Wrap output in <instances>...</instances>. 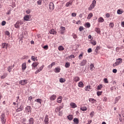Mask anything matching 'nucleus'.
<instances>
[{
	"mask_svg": "<svg viewBox=\"0 0 124 124\" xmlns=\"http://www.w3.org/2000/svg\"><path fill=\"white\" fill-rule=\"evenodd\" d=\"M73 37L74 38V39H76V38H77V35H76L75 33H73Z\"/></svg>",
	"mask_w": 124,
	"mask_h": 124,
	"instance_id": "3c124183",
	"label": "nucleus"
},
{
	"mask_svg": "<svg viewBox=\"0 0 124 124\" xmlns=\"http://www.w3.org/2000/svg\"><path fill=\"white\" fill-rule=\"evenodd\" d=\"M49 33H50V34H57V31H55V30L54 29H51L50 31H49Z\"/></svg>",
	"mask_w": 124,
	"mask_h": 124,
	"instance_id": "6ab92c4d",
	"label": "nucleus"
},
{
	"mask_svg": "<svg viewBox=\"0 0 124 124\" xmlns=\"http://www.w3.org/2000/svg\"><path fill=\"white\" fill-rule=\"evenodd\" d=\"M98 22L100 23H103V22H104V19H103V17H100L98 19Z\"/></svg>",
	"mask_w": 124,
	"mask_h": 124,
	"instance_id": "b1692460",
	"label": "nucleus"
},
{
	"mask_svg": "<svg viewBox=\"0 0 124 124\" xmlns=\"http://www.w3.org/2000/svg\"><path fill=\"white\" fill-rule=\"evenodd\" d=\"M121 99V96H118V97H116L115 98V103H118V102L119 101V100Z\"/></svg>",
	"mask_w": 124,
	"mask_h": 124,
	"instance_id": "473e14b6",
	"label": "nucleus"
},
{
	"mask_svg": "<svg viewBox=\"0 0 124 124\" xmlns=\"http://www.w3.org/2000/svg\"><path fill=\"white\" fill-rule=\"evenodd\" d=\"M95 4H96V1L95 0H93L92 3L90 5L89 8V10L91 11L92 9H93L94 8V6H95Z\"/></svg>",
	"mask_w": 124,
	"mask_h": 124,
	"instance_id": "20e7f679",
	"label": "nucleus"
},
{
	"mask_svg": "<svg viewBox=\"0 0 124 124\" xmlns=\"http://www.w3.org/2000/svg\"><path fill=\"white\" fill-rule=\"evenodd\" d=\"M61 71V68H56L55 69L54 72L55 73H59Z\"/></svg>",
	"mask_w": 124,
	"mask_h": 124,
	"instance_id": "c756f323",
	"label": "nucleus"
},
{
	"mask_svg": "<svg viewBox=\"0 0 124 124\" xmlns=\"http://www.w3.org/2000/svg\"><path fill=\"white\" fill-rule=\"evenodd\" d=\"M102 94V92L98 91L97 92V95H98V96H99L100 95H101Z\"/></svg>",
	"mask_w": 124,
	"mask_h": 124,
	"instance_id": "c03bdc74",
	"label": "nucleus"
},
{
	"mask_svg": "<svg viewBox=\"0 0 124 124\" xmlns=\"http://www.w3.org/2000/svg\"><path fill=\"white\" fill-rule=\"evenodd\" d=\"M36 59H37V57H35V56H32L31 57V60L33 61V62H35V60H36Z\"/></svg>",
	"mask_w": 124,
	"mask_h": 124,
	"instance_id": "a19ab883",
	"label": "nucleus"
},
{
	"mask_svg": "<svg viewBox=\"0 0 124 124\" xmlns=\"http://www.w3.org/2000/svg\"><path fill=\"white\" fill-rule=\"evenodd\" d=\"M121 25H122V27H123V28H124V21H123L121 23Z\"/></svg>",
	"mask_w": 124,
	"mask_h": 124,
	"instance_id": "774afa93",
	"label": "nucleus"
},
{
	"mask_svg": "<svg viewBox=\"0 0 124 124\" xmlns=\"http://www.w3.org/2000/svg\"><path fill=\"white\" fill-rule=\"evenodd\" d=\"M37 4H38V5H41V1H37Z\"/></svg>",
	"mask_w": 124,
	"mask_h": 124,
	"instance_id": "69168bd1",
	"label": "nucleus"
},
{
	"mask_svg": "<svg viewBox=\"0 0 124 124\" xmlns=\"http://www.w3.org/2000/svg\"><path fill=\"white\" fill-rule=\"evenodd\" d=\"M5 34L6 35H10V32H9V31H6Z\"/></svg>",
	"mask_w": 124,
	"mask_h": 124,
	"instance_id": "680f3d73",
	"label": "nucleus"
},
{
	"mask_svg": "<svg viewBox=\"0 0 124 124\" xmlns=\"http://www.w3.org/2000/svg\"><path fill=\"white\" fill-rule=\"evenodd\" d=\"M83 58V53L80 54L78 56V59L79 60H82V58Z\"/></svg>",
	"mask_w": 124,
	"mask_h": 124,
	"instance_id": "a18cd8bd",
	"label": "nucleus"
},
{
	"mask_svg": "<svg viewBox=\"0 0 124 124\" xmlns=\"http://www.w3.org/2000/svg\"><path fill=\"white\" fill-rule=\"evenodd\" d=\"M73 1H74V0H70L65 4V6L66 7H69V6L72 5V4H73Z\"/></svg>",
	"mask_w": 124,
	"mask_h": 124,
	"instance_id": "423d86ee",
	"label": "nucleus"
},
{
	"mask_svg": "<svg viewBox=\"0 0 124 124\" xmlns=\"http://www.w3.org/2000/svg\"><path fill=\"white\" fill-rule=\"evenodd\" d=\"M95 31L97 32L98 34H101V30L99 28H95Z\"/></svg>",
	"mask_w": 124,
	"mask_h": 124,
	"instance_id": "4468645a",
	"label": "nucleus"
},
{
	"mask_svg": "<svg viewBox=\"0 0 124 124\" xmlns=\"http://www.w3.org/2000/svg\"><path fill=\"white\" fill-rule=\"evenodd\" d=\"M100 50V46H97V47H96L95 49V55H97V54H98V50Z\"/></svg>",
	"mask_w": 124,
	"mask_h": 124,
	"instance_id": "a211bd4d",
	"label": "nucleus"
},
{
	"mask_svg": "<svg viewBox=\"0 0 124 124\" xmlns=\"http://www.w3.org/2000/svg\"><path fill=\"white\" fill-rule=\"evenodd\" d=\"M60 83H64V82H65V79H64V78H61L60 79Z\"/></svg>",
	"mask_w": 124,
	"mask_h": 124,
	"instance_id": "79ce46f5",
	"label": "nucleus"
},
{
	"mask_svg": "<svg viewBox=\"0 0 124 124\" xmlns=\"http://www.w3.org/2000/svg\"><path fill=\"white\" fill-rule=\"evenodd\" d=\"M44 68V65H43L42 66H41L39 69L41 71L42 70V69H43V68Z\"/></svg>",
	"mask_w": 124,
	"mask_h": 124,
	"instance_id": "bf43d9fd",
	"label": "nucleus"
},
{
	"mask_svg": "<svg viewBox=\"0 0 124 124\" xmlns=\"http://www.w3.org/2000/svg\"><path fill=\"white\" fill-rule=\"evenodd\" d=\"M38 64H39L38 62H34L31 65L32 69H35V67H36Z\"/></svg>",
	"mask_w": 124,
	"mask_h": 124,
	"instance_id": "1a4fd4ad",
	"label": "nucleus"
},
{
	"mask_svg": "<svg viewBox=\"0 0 124 124\" xmlns=\"http://www.w3.org/2000/svg\"><path fill=\"white\" fill-rule=\"evenodd\" d=\"M57 98V95L55 94H53L50 97V100L53 101L55 100Z\"/></svg>",
	"mask_w": 124,
	"mask_h": 124,
	"instance_id": "f3484780",
	"label": "nucleus"
},
{
	"mask_svg": "<svg viewBox=\"0 0 124 124\" xmlns=\"http://www.w3.org/2000/svg\"><path fill=\"white\" fill-rule=\"evenodd\" d=\"M25 111L27 113H31V108L30 106L26 107Z\"/></svg>",
	"mask_w": 124,
	"mask_h": 124,
	"instance_id": "0eeeda50",
	"label": "nucleus"
},
{
	"mask_svg": "<svg viewBox=\"0 0 124 124\" xmlns=\"http://www.w3.org/2000/svg\"><path fill=\"white\" fill-rule=\"evenodd\" d=\"M67 119L69 120V121H72L73 119V115H69L67 116Z\"/></svg>",
	"mask_w": 124,
	"mask_h": 124,
	"instance_id": "2f4dec72",
	"label": "nucleus"
},
{
	"mask_svg": "<svg viewBox=\"0 0 124 124\" xmlns=\"http://www.w3.org/2000/svg\"><path fill=\"white\" fill-rule=\"evenodd\" d=\"M104 82L106 83V84H108V79L107 78H104Z\"/></svg>",
	"mask_w": 124,
	"mask_h": 124,
	"instance_id": "864d4df0",
	"label": "nucleus"
},
{
	"mask_svg": "<svg viewBox=\"0 0 124 124\" xmlns=\"http://www.w3.org/2000/svg\"><path fill=\"white\" fill-rule=\"evenodd\" d=\"M70 105L71 106L72 108H76V107H77V105L75 103H71Z\"/></svg>",
	"mask_w": 124,
	"mask_h": 124,
	"instance_id": "412c9836",
	"label": "nucleus"
},
{
	"mask_svg": "<svg viewBox=\"0 0 124 124\" xmlns=\"http://www.w3.org/2000/svg\"><path fill=\"white\" fill-rule=\"evenodd\" d=\"M69 66H70V63L68 62H66L65 67H66V68H68Z\"/></svg>",
	"mask_w": 124,
	"mask_h": 124,
	"instance_id": "f704fd0d",
	"label": "nucleus"
},
{
	"mask_svg": "<svg viewBox=\"0 0 124 124\" xmlns=\"http://www.w3.org/2000/svg\"><path fill=\"white\" fill-rule=\"evenodd\" d=\"M74 80L75 82H78V81H80V78L78 77H76L74 78Z\"/></svg>",
	"mask_w": 124,
	"mask_h": 124,
	"instance_id": "72a5a7b5",
	"label": "nucleus"
},
{
	"mask_svg": "<svg viewBox=\"0 0 124 124\" xmlns=\"http://www.w3.org/2000/svg\"><path fill=\"white\" fill-rule=\"evenodd\" d=\"M90 68L91 71H93V69L94 68V65H93V63H92L90 65Z\"/></svg>",
	"mask_w": 124,
	"mask_h": 124,
	"instance_id": "bb28decb",
	"label": "nucleus"
},
{
	"mask_svg": "<svg viewBox=\"0 0 124 124\" xmlns=\"http://www.w3.org/2000/svg\"><path fill=\"white\" fill-rule=\"evenodd\" d=\"M89 101H90V102L92 103V104H94V103H96V101L93 98H90L89 99Z\"/></svg>",
	"mask_w": 124,
	"mask_h": 124,
	"instance_id": "2eb2a0df",
	"label": "nucleus"
},
{
	"mask_svg": "<svg viewBox=\"0 0 124 124\" xmlns=\"http://www.w3.org/2000/svg\"><path fill=\"white\" fill-rule=\"evenodd\" d=\"M1 121L2 122V124H5V122H6V119H5V115L4 113H2L0 117Z\"/></svg>",
	"mask_w": 124,
	"mask_h": 124,
	"instance_id": "39448f33",
	"label": "nucleus"
},
{
	"mask_svg": "<svg viewBox=\"0 0 124 124\" xmlns=\"http://www.w3.org/2000/svg\"><path fill=\"white\" fill-rule=\"evenodd\" d=\"M92 52H93V50H92L91 48L88 49V53H92Z\"/></svg>",
	"mask_w": 124,
	"mask_h": 124,
	"instance_id": "4d7b16f0",
	"label": "nucleus"
},
{
	"mask_svg": "<svg viewBox=\"0 0 124 124\" xmlns=\"http://www.w3.org/2000/svg\"><path fill=\"white\" fill-rule=\"evenodd\" d=\"M61 33L62 34H63V31H65V27H61Z\"/></svg>",
	"mask_w": 124,
	"mask_h": 124,
	"instance_id": "7c9ffc66",
	"label": "nucleus"
},
{
	"mask_svg": "<svg viewBox=\"0 0 124 124\" xmlns=\"http://www.w3.org/2000/svg\"><path fill=\"white\" fill-rule=\"evenodd\" d=\"M62 97L59 96L57 99V102L58 103H62Z\"/></svg>",
	"mask_w": 124,
	"mask_h": 124,
	"instance_id": "4be33fe9",
	"label": "nucleus"
},
{
	"mask_svg": "<svg viewBox=\"0 0 124 124\" xmlns=\"http://www.w3.org/2000/svg\"><path fill=\"white\" fill-rule=\"evenodd\" d=\"M6 76H7V75H4L1 77V79H4V78H6Z\"/></svg>",
	"mask_w": 124,
	"mask_h": 124,
	"instance_id": "5fc2aeb1",
	"label": "nucleus"
},
{
	"mask_svg": "<svg viewBox=\"0 0 124 124\" xmlns=\"http://www.w3.org/2000/svg\"><path fill=\"white\" fill-rule=\"evenodd\" d=\"M80 109L81 110V111H87V110H88V108H87L85 106H83V107H81L80 108Z\"/></svg>",
	"mask_w": 124,
	"mask_h": 124,
	"instance_id": "cd10ccee",
	"label": "nucleus"
},
{
	"mask_svg": "<svg viewBox=\"0 0 124 124\" xmlns=\"http://www.w3.org/2000/svg\"><path fill=\"white\" fill-rule=\"evenodd\" d=\"M78 86L79 88H83L84 87V83H83V82L80 81L78 83Z\"/></svg>",
	"mask_w": 124,
	"mask_h": 124,
	"instance_id": "a878e982",
	"label": "nucleus"
},
{
	"mask_svg": "<svg viewBox=\"0 0 124 124\" xmlns=\"http://www.w3.org/2000/svg\"><path fill=\"white\" fill-rule=\"evenodd\" d=\"M88 39H91V40H93V38H92V35H89L88 36Z\"/></svg>",
	"mask_w": 124,
	"mask_h": 124,
	"instance_id": "e2e57ef3",
	"label": "nucleus"
},
{
	"mask_svg": "<svg viewBox=\"0 0 124 124\" xmlns=\"http://www.w3.org/2000/svg\"><path fill=\"white\" fill-rule=\"evenodd\" d=\"M19 83L22 85V86H25V85L28 84V80H22L19 81Z\"/></svg>",
	"mask_w": 124,
	"mask_h": 124,
	"instance_id": "9d476101",
	"label": "nucleus"
},
{
	"mask_svg": "<svg viewBox=\"0 0 124 124\" xmlns=\"http://www.w3.org/2000/svg\"><path fill=\"white\" fill-rule=\"evenodd\" d=\"M91 44H93V46L96 45V42L95 41H93L91 42Z\"/></svg>",
	"mask_w": 124,
	"mask_h": 124,
	"instance_id": "603ef678",
	"label": "nucleus"
},
{
	"mask_svg": "<svg viewBox=\"0 0 124 124\" xmlns=\"http://www.w3.org/2000/svg\"><path fill=\"white\" fill-rule=\"evenodd\" d=\"M6 24V22H5V21H2L1 26H5Z\"/></svg>",
	"mask_w": 124,
	"mask_h": 124,
	"instance_id": "8fccbe9b",
	"label": "nucleus"
},
{
	"mask_svg": "<svg viewBox=\"0 0 124 124\" xmlns=\"http://www.w3.org/2000/svg\"><path fill=\"white\" fill-rule=\"evenodd\" d=\"M124 13V12L120 9L118 10L117 11V14H119V15H121V14H123Z\"/></svg>",
	"mask_w": 124,
	"mask_h": 124,
	"instance_id": "58836bf2",
	"label": "nucleus"
},
{
	"mask_svg": "<svg viewBox=\"0 0 124 124\" xmlns=\"http://www.w3.org/2000/svg\"><path fill=\"white\" fill-rule=\"evenodd\" d=\"M23 24H24V21L22 20L17 21L15 25V28H16V29H19L20 28V26H21V25H23Z\"/></svg>",
	"mask_w": 124,
	"mask_h": 124,
	"instance_id": "f03ea898",
	"label": "nucleus"
},
{
	"mask_svg": "<svg viewBox=\"0 0 124 124\" xmlns=\"http://www.w3.org/2000/svg\"><path fill=\"white\" fill-rule=\"evenodd\" d=\"M77 15V14H76V13H73L72 14V16L73 17H76V16Z\"/></svg>",
	"mask_w": 124,
	"mask_h": 124,
	"instance_id": "6e6d98bb",
	"label": "nucleus"
},
{
	"mask_svg": "<svg viewBox=\"0 0 124 124\" xmlns=\"http://www.w3.org/2000/svg\"><path fill=\"white\" fill-rule=\"evenodd\" d=\"M62 107H58L55 109V112H56V113H58V112H60V111H61V110H62Z\"/></svg>",
	"mask_w": 124,
	"mask_h": 124,
	"instance_id": "393cba45",
	"label": "nucleus"
},
{
	"mask_svg": "<svg viewBox=\"0 0 124 124\" xmlns=\"http://www.w3.org/2000/svg\"><path fill=\"white\" fill-rule=\"evenodd\" d=\"M109 27L110 28H113L114 27V23H110L109 24Z\"/></svg>",
	"mask_w": 124,
	"mask_h": 124,
	"instance_id": "13d9d810",
	"label": "nucleus"
},
{
	"mask_svg": "<svg viewBox=\"0 0 124 124\" xmlns=\"http://www.w3.org/2000/svg\"><path fill=\"white\" fill-rule=\"evenodd\" d=\"M58 50H59V51H63V50H64V48H63L62 46H60L58 47Z\"/></svg>",
	"mask_w": 124,
	"mask_h": 124,
	"instance_id": "e433bc0d",
	"label": "nucleus"
},
{
	"mask_svg": "<svg viewBox=\"0 0 124 124\" xmlns=\"http://www.w3.org/2000/svg\"><path fill=\"white\" fill-rule=\"evenodd\" d=\"M29 124H33V118H31L29 120Z\"/></svg>",
	"mask_w": 124,
	"mask_h": 124,
	"instance_id": "4c0bfd02",
	"label": "nucleus"
},
{
	"mask_svg": "<svg viewBox=\"0 0 124 124\" xmlns=\"http://www.w3.org/2000/svg\"><path fill=\"white\" fill-rule=\"evenodd\" d=\"M101 89H102V84H100L97 86V90H101Z\"/></svg>",
	"mask_w": 124,
	"mask_h": 124,
	"instance_id": "37998d69",
	"label": "nucleus"
},
{
	"mask_svg": "<svg viewBox=\"0 0 124 124\" xmlns=\"http://www.w3.org/2000/svg\"><path fill=\"white\" fill-rule=\"evenodd\" d=\"M79 31H84V27L80 26L79 28Z\"/></svg>",
	"mask_w": 124,
	"mask_h": 124,
	"instance_id": "09e8293b",
	"label": "nucleus"
},
{
	"mask_svg": "<svg viewBox=\"0 0 124 124\" xmlns=\"http://www.w3.org/2000/svg\"><path fill=\"white\" fill-rule=\"evenodd\" d=\"M93 13H90L88 15V16H87V19H88V20H90V19H91V18H92V17H93Z\"/></svg>",
	"mask_w": 124,
	"mask_h": 124,
	"instance_id": "c85d7f7f",
	"label": "nucleus"
},
{
	"mask_svg": "<svg viewBox=\"0 0 124 124\" xmlns=\"http://www.w3.org/2000/svg\"><path fill=\"white\" fill-rule=\"evenodd\" d=\"M117 72H118V70L116 69H114L112 70V72L113 73H117Z\"/></svg>",
	"mask_w": 124,
	"mask_h": 124,
	"instance_id": "052dcab7",
	"label": "nucleus"
},
{
	"mask_svg": "<svg viewBox=\"0 0 124 124\" xmlns=\"http://www.w3.org/2000/svg\"><path fill=\"white\" fill-rule=\"evenodd\" d=\"M44 123H45V124H49V118L48 117L47 115H46V116L44 119Z\"/></svg>",
	"mask_w": 124,
	"mask_h": 124,
	"instance_id": "6e6552de",
	"label": "nucleus"
},
{
	"mask_svg": "<svg viewBox=\"0 0 124 124\" xmlns=\"http://www.w3.org/2000/svg\"><path fill=\"white\" fill-rule=\"evenodd\" d=\"M21 67H22V70H23V71H25V70H26V69L27 68V63L24 62L22 64Z\"/></svg>",
	"mask_w": 124,
	"mask_h": 124,
	"instance_id": "f8f14e48",
	"label": "nucleus"
},
{
	"mask_svg": "<svg viewBox=\"0 0 124 124\" xmlns=\"http://www.w3.org/2000/svg\"><path fill=\"white\" fill-rule=\"evenodd\" d=\"M55 9V5H54V3L52 2H50L49 4V9L50 12H52L53 10Z\"/></svg>",
	"mask_w": 124,
	"mask_h": 124,
	"instance_id": "7ed1b4c3",
	"label": "nucleus"
},
{
	"mask_svg": "<svg viewBox=\"0 0 124 124\" xmlns=\"http://www.w3.org/2000/svg\"><path fill=\"white\" fill-rule=\"evenodd\" d=\"M25 21H30V16L27 15L24 17Z\"/></svg>",
	"mask_w": 124,
	"mask_h": 124,
	"instance_id": "5701e85b",
	"label": "nucleus"
},
{
	"mask_svg": "<svg viewBox=\"0 0 124 124\" xmlns=\"http://www.w3.org/2000/svg\"><path fill=\"white\" fill-rule=\"evenodd\" d=\"M35 102H37L38 103H39L41 105L42 103V99L38 98V99H35Z\"/></svg>",
	"mask_w": 124,
	"mask_h": 124,
	"instance_id": "aec40b11",
	"label": "nucleus"
},
{
	"mask_svg": "<svg viewBox=\"0 0 124 124\" xmlns=\"http://www.w3.org/2000/svg\"><path fill=\"white\" fill-rule=\"evenodd\" d=\"M74 122L76 124H79V120L77 118H75L74 119Z\"/></svg>",
	"mask_w": 124,
	"mask_h": 124,
	"instance_id": "ea45409f",
	"label": "nucleus"
},
{
	"mask_svg": "<svg viewBox=\"0 0 124 124\" xmlns=\"http://www.w3.org/2000/svg\"><path fill=\"white\" fill-rule=\"evenodd\" d=\"M40 71H40V69H39L38 70H37L35 72V74H37V73H39V72H40Z\"/></svg>",
	"mask_w": 124,
	"mask_h": 124,
	"instance_id": "0e129e2a",
	"label": "nucleus"
},
{
	"mask_svg": "<svg viewBox=\"0 0 124 124\" xmlns=\"http://www.w3.org/2000/svg\"><path fill=\"white\" fill-rule=\"evenodd\" d=\"M2 47L4 49H6L7 50V48H8V44L7 43H4L2 44Z\"/></svg>",
	"mask_w": 124,
	"mask_h": 124,
	"instance_id": "dca6fc26",
	"label": "nucleus"
},
{
	"mask_svg": "<svg viewBox=\"0 0 124 124\" xmlns=\"http://www.w3.org/2000/svg\"><path fill=\"white\" fill-rule=\"evenodd\" d=\"M85 91H86V92H89L90 90H91V86H87L85 87Z\"/></svg>",
	"mask_w": 124,
	"mask_h": 124,
	"instance_id": "c9c22d12",
	"label": "nucleus"
},
{
	"mask_svg": "<svg viewBox=\"0 0 124 124\" xmlns=\"http://www.w3.org/2000/svg\"><path fill=\"white\" fill-rule=\"evenodd\" d=\"M7 69H8V71L9 72H11V70H12V68H11V66H9V67H8Z\"/></svg>",
	"mask_w": 124,
	"mask_h": 124,
	"instance_id": "de8ad7c7",
	"label": "nucleus"
},
{
	"mask_svg": "<svg viewBox=\"0 0 124 124\" xmlns=\"http://www.w3.org/2000/svg\"><path fill=\"white\" fill-rule=\"evenodd\" d=\"M85 26L87 28H90V27H91V24H90L89 23H86Z\"/></svg>",
	"mask_w": 124,
	"mask_h": 124,
	"instance_id": "49530a36",
	"label": "nucleus"
},
{
	"mask_svg": "<svg viewBox=\"0 0 124 124\" xmlns=\"http://www.w3.org/2000/svg\"><path fill=\"white\" fill-rule=\"evenodd\" d=\"M80 66H84L87 64V60H83L79 64Z\"/></svg>",
	"mask_w": 124,
	"mask_h": 124,
	"instance_id": "9b49d317",
	"label": "nucleus"
},
{
	"mask_svg": "<svg viewBox=\"0 0 124 124\" xmlns=\"http://www.w3.org/2000/svg\"><path fill=\"white\" fill-rule=\"evenodd\" d=\"M26 13H27V14H30V13H31V10H27Z\"/></svg>",
	"mask_w": 124,
	"mask_h": 124,
	"instance_id": "338daca9",
	"label": "nucleus"
},
{
	"mask_svg": "<svg viewBox=\"0 0 124 124\" xmlns=\"http://www.w3.org/2000/svg\"><path fill=\"white\" fill-rule=\"evenodd\" d=\"M122 62H123V59L118 58L116 60V62L113 64L112 66H113V67H115V66L121 64Z\"/></svg>",
	"mask_w": 124,
	"mask_h": 124,
	"instance_id": "f257e3e1",
	"label": "nucleus"
},
{
	"mask_svg": "<svg viewBox=\"0 0 124 124\" xmlns=\"http://www.w3.org/2000/svg\"><path fill=\"white\" fill-rule=\"evenodd\" d=\"M23 110H24V107L20 106L19 108L16 109V112L18 113V112H20V111H23Z\"/></svg>",
	"mask_w": 124,
	"mask_h": 124,
	"instance_id": "ddd939ff",
	"label": "nucleus"
}]
</instances>
